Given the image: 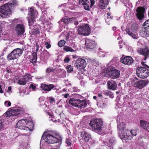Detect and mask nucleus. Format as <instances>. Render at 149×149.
Masks as SVG:
<instances>
[{"instance_id": "9", "label": "nucleus", "mask_w": 149, "mask_h": 149, "mask_svg": "<svg viewBox=\"0 0 149 149\" xmlns=\"http://www.w3.org/2000/svg\"><path fill=\"white\" fill-rule=\"evenodd\" d=\"M118 131L119 134L123 136V139L125 136L127 135L126 130H128L126 128V125L124 123H121L117 124Z\"/></svg>"}, {"instance_id": "23", "label": "nucleus", "mask_w": 149, "mask_h": 149, "mask_svg": "<svg viewBox=\"0 0 149 149\" xmlns=\"http://www.w3.org/2000/svg\"><path fill=\"white\" fill-rule=\"evenodd\" d=\"M85 45L89 49H93L95 46V41L88 39H86L85 40Z\"/></svg>"}, {"instance_id": "46", "label": "nucleus", "mask_w": 149, "mask_h": 149, "mask_svg": "<svg viewBox=\"0 0 149 149\" xmlns=\"http://www.w3.org/2000/svg\"><path fill=\"white\" fill-rule=\"evenodd\" d=\"M95 0H90L91 3L90 7L91 8L93 6L95 3Z\"/></svg>"}, {"instance_id": "64", "label": "nucleus", "mask_w": 149, "mask_h": 149, "mask_svg": "<svg viewBox=\"0 0 149 149\" xmlns=\"http://www.w3.org/2000/svg\"><path fill=\"white\" fill-rule=\"evenodd\" d=\"M7 47H5L4 49L3 50V51L4 52H5L6 51V50L7 49Z\"/></svg>"}, {"instance_id": "57", "label": "nucleus", "mask_w": 149, "mask_h": 149, "mask_svg": "<svg viewBox=\"0 0 149 149\" xmlns=\"http://www.w3.org/2000/svg\"><path fill=\"white\" fill-rule=\"evenodd\" d=\"M19 20L18 19H14L13 20V21H12V23H15V22H17H17V21Z\"/></svg>"}, {"instance_id": "21", "label": "nucleus", "mask_w": 149, "mask_h": 149, "mask_svg": "<svg viewBox=\"0 0 149 149\" xmlns=\"http://www.w3.org/2000/svg\"><path fill=\"white\" fill-rule=\"evenodd\" d=\"M15 29L18 35L23 34L25 31L24 26L21 24H17L15 27Z\"/></svg>"}, {"instance_id": "10", "label": "nucleus", "mask_w": 149, "mask_h": 149, "mask_svg": "<svg viewBox=\"0 0 149 149\" xmlns=\"http://www.w3.org/2000/svg\"><path fill=\"white\" fill-rule=\"evenodd\" d=\"M24 111L22 109L18 107L15 109H12L9 111H7L6 113L7 116H20L24 113Z\"/></svg>"}, {"instance_id": "29", "label": "nucleus", "mask_w": 149, "mask_h": 149, "mask_svg": "<svg viewBox=\"0 0 149 149\" xmlns=\"http://www.w3.org/2000/svg\"><path fill=\"white\" fill-rule=\"evenodd\" d=\"M140 126L144 129L149 132V123L145 121L141 120L140 122Z\"/></svg>"}, {"instance_id": "40", "label": "nucleus", "mask_w": 149, "mask_h": 149, "mask_svg": "<svg viewBox=\"0 0 149 149\" xmlns=\"http://www.w3.org/2000/svg\"><path fill=\"white\" fill-rule=\"evenodd\" d=\"M4 124L3 122L0 120V131L3 130L4 127Z\"/></svg>"}, {"instance_id": "3", "label": "nucleus", "mask_w": 149, "mask_h": 149, "mask_svg": "<svg viewBox=\"0 0 149 149\" xmlns=\"http://www.w3.org/2000/svg\"><path fill=\"white\" fill-rule=\"evenodd\" d=\"M69 104L71 105L79 108H85L87 106V103L85 100H81L79 99L71 98L69 101Z\"/></svg>"}, {"instance_id": "37", "label": "nucleus", "mask_w": 149, "mask_h": 149, "mask_svg": "<svg viewBox=\"0 0 149 149\" xmlns=\"http://www.w3.org/2000/svg\"><path fill=\"white\" fill-rule=\"evenodd\" d=\"M63 49L66 52L69 51L72 52L74 51V50L73 49L71 48L66 46H64Z\"/></svg>"}, {"instance_id": "1", "label": "nucleus", "mask_w": 149, "mask_h": 149, "mask_svg": "<svg viewBox=\"0 0 149 149\" xmlns=\"http://www.w3.org/2000/svg\"><path fill=\"white\" fill-rule=\"evenodd\" d=\"M42 137L48 143H58L61 139V136L58 134L52 131H48L45 132Z\"/></svg>"}, {"instance_id": "19", "label": "nucleus", "mask_w": 149, "mask_h": 149, "mask_svg": "<svg viewBox=\"0 0 149 149\" xmlns=\"http://www.w3.org/2000/svg\"><path fill=\"white\" fill-rule=\"evenodd\" d=\"M147 84V81L143 80H141L135 83L134 86L135 87L141 89L146 86Z\"/></svg>"}, {"instance_id": "34", "label": "nucleus", "mask_w": 149, "mask_h": 149, "mask_svg": "<svg viewBox=\"0 0 149 149\" xmlns=\"http://www.w3.org/2000/svg\"><path fill=\"white\" fill-rule=\"evenodd\" d=\"M24 130V135H28L30 134V132L31 130L29 128L25 127L24 129H23Z\"/></svg>"}, {"instance_id": "58", "label": "nucleus", "mask_w": 149, "mask_h": 149, "mask_svg": "<svg viewBox=\"0 0 149 149\" xmlns=\"http://www.w3.org/2000/svg\"><path fill=\"white\" fill-rule=\"evenodd\" d=\"M69 95V94L68 93H67L64 95V97L65 98H67Z\"/></svg>"}, {"instance_id": "25", "label": "nucleus", "mask_w": 149, "mask_h": 149, "mask_svg": "<svg viewBox=\"0 0 149 149\" xmlns=\"http://www.w3.org/2000/svg\"><path fill=\"white\" fill-rule=\"evenodd\" d=\"M12 14L11 10H0V16L3 18H6Z\"/></svg>"}, {"instance_id": "54", "label": "nucleus", "mask_w": 149, "mask_h": 149, "mask_svg": "<svg viewBox=\"0 0 149 149\" xmlns=\"http://www.w3.org/2000/svg\"><path fill=\"white\" fill-rule=\"evenodd\" d=\"M74 91L75 92H78L79 91V90L76 87H74L73 88Z\"/></svg>"}, {"instance_id": "42", "label": "nucleus", "mask_w": 149, "mask_h": 149, "mask_svg": "<svg viewBox=\"0 0 149 149\" xmlns=\"http://www.w3.org/2000/svg\"><path fill=\"white\" fill-rule=\"evenodd\" d=\"M70 58H69L68 56H66L65 59L64 60V61L65 63H68V62L70 61Z\"/></svg>"}, {"instance_id": "22", "label": "nucleus", "mask_w": 149, "mask_h": 149, "mask_svg": "<svg viewBox=\"0 0 149 149\" xmlns=\"http://www.w3.org/2000/svg\"><path fill=\"white\" fill-rule=\"evenodd\" d=\"M40 87L42 90L49 91L52 89L54 88L55 86L54 85L52 84L46 85L45 84H42L41 85Z\"/></svg>"}, {"instance_id": "33", "label": "nucleus", "mask_w": 149, "mask_h": 149, "mask_svg": "<svg viewBox=\"0 0 149 149\" xmlns=\"http://www.w3.org/2000/svg\"><path fill=\"white\" fill-rule=\"evenodd\" d=\"M50 55L49 52L47 51H44L43 56L45 60H47L49 57Z\"/></svg>"}, {"instance_id": "6", "label": "nucleus", "mask_w": 149, "mask_h": 149, "mask_svg": "<svg viewBox=\"0 0 149 149\" xmlns=\"http://www.w3.org/2000/svg\"><path fill=\"white\" fill-rule=\"evenodd\" d=\"M127 33L134 40L139 38V36L137 32V28L133 26H131L130 28L127 27L125 29Z\"/></svg>"}, {"instance_id": "44", "label": "nucleus", "mask_w": 149, "mask_h": 149, "mask_svg": "<svg viewBox=\"0 0 149 149\" xmlns=\"http://www.w3.org/2000/svg\"><path fill=\"white\" fill-rule=\"evenodd\" d=\"M100 106L102 108L105 107L107 106V104L105 102H101L100 103Z\"/></svg>"}, {"instance_id": "11", "label": "nucleus", "mask_w": 149, "mask_h": 149, "mask_svg": "<svg viewBox=\"0 0 149 149\" xmlns=\"http://www.w3.org/2000/svg\"><path fill=\"white\" fill-rule=\"evenodd\" d=\"M145 26L141 31V33L143 37L149 36V20L146 21L144 23Z\"/></svg>"}, {"instance_id": "20", "label": "nucleus", "mask_w": 149, "mask_h": 149, "mask_svg": "<svg viewBox=\"0 0 149 149\" xmlns=\"http://www.w3.org/2000/svg\"><path fill=\"white\" fill-rule=\"evenodd\" d=\"M81 136L82 139L86 142H88L89 141L90 142L91 140V134L86 132H82L81 133Z\"/></svg>"}, {"instance_id": "32", "label": "nucleus", "mask_w": 149, "mask_h": 149, "mask_svg": "<svg viewBox=\"0 0 149 149\" xmlns=\"http://www.w3.org/2000/svg\"><path fill=\"white\" fill-rule=\"evenodd\" d=\"M32 58L30 60V61L33 63H36L37 61V54L35 52H33L32 54Z\"/></svg>"}, {"instance_id": "8", "label": "nucleus", "mask_w": 149, "mask_h": 149, "mask_svg": "<svg viewBox=\"0 0 149 149\" xmlns=\"http://www.w3.org/2000/svg\"><path fill=\"white\" fill-rule=\"evenodd\" d=\"M77 31L79 34L83 36H88L90 33V28L87 24L79 27Z\"/></svg>"}, {"instance_id": "24", "label": "nucleus", "mask_w": 149, "mask_h": 149, "mask_svg": "<svg viewBox=\"0 0 149 149\" xmlns=\"http://www.w3.org/2000/svg\"><path fill=\"white\" fill-rule=\"evenodd\" d=\"M76 19L75 17H73L69 18H63L61 21L58 22L59 24H62V22H63L64 23L67 24L71 22H74Z\"/></svg>"}, {"instance_id": "36", "label": "nucleus", "mask_w": 149, "mask_h": 149, "mask_svg": "<svg viewBox=\"0 0 149 149\" xmlns=\"http://www.w3.org/2000/svg\"><path fill=\"white\" fill-rule=\"evenodd\" d=\"M66 69L67 70V72L68 73H70L73 70V68L71 65H68L66 68Z\"/></svg>"}, {"instance_id": "31", "label": "nucleus", "mask_w": 149, "mask_h": 149, "mask_svg": "<svg viewBox=\"0 0 149 149\" xmlns=\"http://www.w3.org/2000/svg\"><path fill=\"white\" fill-rule=\"evenodd\" d=\"M38 14V12L36 10H30L29 11L28 14L29 17L35 18L37 17Z\"/></svg>"}, {"instance_id": "16", "label": "nucleus", "mask_w": 149, "mask_h": 149, "mask_svg": "<svg viewBox=\"0 0 149 149\" xmlns=\"http://www.w3.org/2000/svg\"><path fill=\"white\" fill-rule=\"evenodd\" d=\"M120 62L124 64L130 65L133 62L132 58L130 56L122 57L120 59Z\"/></svg>"}, {"instance_id": "59", "label": "nucleus", "mask_w": 149, "mask_h": 149, "mask_svg": "<svg viewBox=\"0 0 149 149\" xmlns=\"http://www.w3.org/2000/svg\"><path fill=\"white\" fill-rule=\"evenodd\" d=\"M1 32H2V29H1V28L0 27V38H1L2 37V33H1Z\"/></svg>"}, {"instance_id": "61", "label": "nucleus", "mask_w": 149, "mask_h": 149, "mask_svg": "<svg viewBox=\"0 0 149 149\" xmlns=\"http://www.w3.org/2000/svg\"><path fill=\"white\" fill-rule=\"evenodd\" d=\"M1 87V86L0 84V93H3V91L2 90Z\"/></svg>"}, {"instance_id": "7", "label": "nucleus", "mask_w": 149, "mask_h": 149, "mask_svg": "<svg viewBox=\"0 0 149 149\" xmlns=\"http://www.w3.org/2000/svg\"><path fill=\"white\" fill-rule=\"evenodd\" d=\"M107 74L112 79L118 78L120 75V71L111 67H109L106 72Z\"/></svg>"}, {"instance_id": "63", "label": "nucleus", "mask_w": 149, "mask_h": 149, "mask_svg": "<svg viewBox=\"0 0 149 149\" xmlns=\"http://www.w3.org/2000/svg\"><path fill=\"white\" fill-rule=\"evenodd\" d=\"M74 24L75 25H77L78 24V22L77 21H76L74 22Z\"/></svg>"}, {"instance_id": "55", "label": "nucleus", "mask_w": 149, "mask_h": 149, "mask_svg": "<svg viewBox=\"0 0 149 149\" xmlns=\"http://www.w3.org/2000/svg\"><path fill=\"white\" fill-rule=\"evenodd\" d=\"M115 140L114 138H112L111 139H110L109 140V142L110 143H111V144H113V143H114Z\"/></svg>"}, {"instance_id": "17", "label": "nucleus", "mask_w": 149, "mask_h": 149, "mask_svg": "<svg viewBox=\"0 0 149 149\" xmlns=\"http://www.w3.org/2000/svg\"><path fill=\"white\" fill-rule=\"evenodd\" d=\"M138 52L141 55L145 56L144 60L147 58V56L149 55V48L146 47L144 48H139L137 50Z\"/></svg>"}, {"instance_id": "45", "label": "nucleus", "mask_w": 149, "mask_h": 149, "mask_svg": "<svg viewBox=\"0 0 149 149\" xmlns=\"http://www.w3.org/2000/svg\"><path fill=\"white\" fill-rule=\"evenodd\" d=\"M6 23L4 21L0 22V27L1 28V27H3Z\"/></svg>"}, {"instance_id": "12", "label": "nucleus", "mask_w": 149, "mask_h": 149, "mask_svg": "<svg viewBox=\"0 0 149 149\" xmlns=\"http://www.w3.org/2000/svg\"><path fill=\"white\" fill-rule=\"evenodd\" d=\"M17 2L16 0H11L8 3L0 6V9H10L17 4Z\"/></svg>"}, {"instance_id": "47", "label": "nucleus", "mask_w": 149, "mask_h": 149, "mask_svg": "<svg viewBox=\"0 0 149 149\" xmlns=\"http://www.w3.org/2000/svg\"><path fill=\"white\" fill-rule=\"evenodd\" d=\"M46 19V16L45 15L43 16H41L40 19V20L42 22H43V21H45Z\"/></svg>"}, {"instance_id": "2", "label": "nucleus", "mask_w": 149, "mask_h": 149, "mask_svg": "<svg viewBox=\"0 0 149 149\" xmlns=\"http://www.w3.org/2000/svg\"><path fill=\"white\" fill-rule=\"evenodd\" d=\"M103 124L102 119L97 118L91 120L89 125L93 131L97 132L102 130Z\"/></svg>"}, {"instance_id": "35", "label": "nucleus", "mask_w": 149, "mask_h": 149, "mask_svg": "<svg viewBox=\"0 0 149 149\" xmlns=\"http://www.w3.org/2000/svg\"><path fill=\"white\" fill-rule=\"evenodd\" d=\"M28 20L29 22V25L30 26H32L34 22V18H31L28 17Z\"/></svg>"}, {"instance_id": "50", "label": "nucleus", "mask_w": 149, "mask_h": 149, "mask_svg": "<svg viewBox=\"0 0 149 149\" xmlns=\"http://www.w3.org/2000/svg\"><path fill=\"white\" fill-rule=\"evenodd\" d=\"M45 44L46 45V47L47 49H49L51 47L50 45L48 43V42H45Z\"/></svg>"}, {"instance_id": "18", "label": "nucleus", "mask_w": 149, "mask_h": 149, "mask_svg": "<svg viewBox=\"0 0 149 149\" xmlns=\"http://www.w3.org/2000/svg\"><path fill=\"white\" fill-rule=\"evenodd\" d=\"M27 123V121L26 119H22L18 121L16 125V127L22 130L25 128Z\"/></svg>"}, {"instance_id": "48", "label": "nucleus", "mask_w": 149, "mask_h": 149, "mask_svg": "<svg viewBox=\"0 0 149 149\" xmlns=\"http://www.w3.org/2000/svg\"><path fill=\"white\" fill-rule=\"evenodd\" d=\"M34 32L36 34H38L40 33V31L38 29H36L34 30Z\"/></svg>"}, {"instance_id": "4", "label": "nucleus", "mask_w": 149, "mask_h": 149, "mask_svg": "<svg viewBox=\"0 0 149 149\" xmlns=\"http://www.w3.org/2000/svg\"><path fill=\"white\" fill-rule=\"evenodd\" d=\"M137 76L141 79H145L149 75V69L145 67H139L136 70Z\"/></svg>"}, {"instance_id": "5", "label": "nucleus", "mask_w": 149, "mask_h": 149, "mask_svg": "<svg viewBox=\"0 0 149 149\" xmlns=\"http://www.w3.org/2000/svg\"><path fill=\"white\" fill-rule=\"evenodd\" d=\"M22 53V51L20 48L14 49L7 56V59L10 61L14 60L19 58Z\"/></svg>"}, {"instance_id": "38", "label": "nucleus", "mask_w": 149, "mask_h": 149, "mask_svg": "<svg viewBox=\"0 0 149 149\" xmlns=\"http://www.w3.org/2000/svg\"><path fill=\"white\" fill-rule=\"evenodd\" d=\"M65 43V41L64 40H62L60 41L58 43V46L60 47L63 46Z\"/></svg>"}, {"instance_id": "28", "label": "nucleus", "mask_w": 149, "mask_h": 149, "mask_svg": "<svg viewBox=\"0 0 149 149\" xmlns=\"http://www.w3.org/2000/svg\"><path fill=\"white\" fill-rule=\"evenodd\" d=\"M79 2L80 4L83 6L84 9H90V3L88 0H79Z\"/></svg>"}, {"instance_id": "13", "label": "nucleus", "mask_w": 149, "mask_h": 149, "mask_svg": "<svg viewBox=\"0 0 149 149\" xmlns=\"http://www.w3.org/2000/svg\"><path fill=\"white\" fill-rule=\"evenodd\" d=\"M77 63L76 67L79 71L84 68L86 65L85 60L81 58H79L77 61Z\"/></svg>"}, {"instance_id": "60", "label": "nucleus", "mask_w": 149, "mask_h": 149, "mask_svg": "<svg viewBox=\"0 0 149 149\" xmlns=\"http://www.w3.org/2000/svg\"><path fill=\"white\" fill-rule=\"evenodd\" d=\"M137 9H145V8L141 7H139L137 8Z\"/></svg>"}, {"instance_id": "41", "label": "nucleus", "mask_w": 149, "mask_h": 149, "mask_svg": "<svg viewBox=\"0 0 149 149\" xmlns=\"http://www.w3.org/2000/svg\"><path fill=\"white\" fill-rule=\"evenodd\" d=\"M66 143L68 146H71L72 145L73 143L70 139H66Z\"/></svg>"}, {"instance_id": "43", "label": "nucleus", "mask_w": 149, "mask_h": 149, "mask_svg": "<svg viewBox=\"0 0 149 149\" xmlns=\"http://www.w3.org/2000/svg\"><path fill=\"white\" fill-rule=\"evenodd\" d=\"M4 105L6 107H9L11 105V103L10 101H6L4 102Z\"/></svg>"}, {"instance_id": "51", "label": "nucleus", "mask_w": 149, "mask_h": 149, "mask_svg": "<svg viewBox=\"0 0 149 149\" xmlns=\"http://www.w3.org/2000/svg\"><path fill=\"white\" fill-rule=\"evenodd\" d=\"M104 52H100L98 53V55H99L101 57H104L105 56L104 54H103Z\"/></svg>"}, {"instance_id": "30", "label": "nucleus", "mask_w": 149, "mask_h": 149, "mask_svg": "<svg viewBox=\"0 0 149 149\" xmlns=\"http://www.w3.org/2000/svg\"><path fill=\"white\" fill-rule=\"evenodd\" d=\"M145 10H136V15L139 19H141L144 16V14Z\"/></svg>"}, {"instance_id": "14", "label": "nucleus", "mask_w": 149, "mask_h": 149, "mask_svg": "<svg viewBox=\"0 0 149 149\" xmlns=\"http://www.w3.org/2000/svg\"><path fill=\"white\" fill-rule=\"evenodd\" d=\"M31 79V75L29 74H28L24 76L23 78L19 79L17 83L20 85H24Z\"/></svg>"}, {"instance_id": "39", "label": "nucleus", "mask_w": 149, "mask_h": 149, "mask_svg": "<svg viewBox=\"0 0 149 149\" xmlns=\"http://www.w3.org/2000/svg\"><path fill=\"white\" fill-rule=\"evenodd\" d=\"M55 70L53 69L52 67H49L47 69L46 72L47 73H49L54 71Z\"/></svg>"}, {"instance_id": "52", "label": "nucleus", "mask_w": 149, "mask_h": 149, "mask_svg": "<svg viewBox=\"0 0 149 149\" xmlns=\"http://www.w3.org/2000/svg\"><path fill=\"white\" fill-rule=\"evenodd\" d=\"M36 87L35 86L33 85V84H30L29 88H32L34 90L36 89Z\"/></svg>"}, {"instance_id": "56", "label": "nucleus", "mask_w": 149, "mask_h": 149, "mask_svg": "<svg viewBox=\"0 0 149 149\" xmlns=\"http://www.w3.org/2000/svg\"><path fill=\"white\" fill-rule=\"evenodd\" d=\"M144 63H145L143 62H141V63L142 65H143L145 66H146V67L147 68L149 69V66H148L147 65L145 64Z\"/></svg>"}, {"instance_id": "62", "label": "nucleus", "mask_w": 149, "mask_h": 149, "mask_svg": "<svg viewBox=\"0 0 149 149\" xmlns=\"http://www.w3.org/2000/svg\"><path fill=\"white\" fill-rule=\"evenodd\" d=\"M8 91H10L11 92V87L10 86H9L8 87Z\"/></svg>"}, {"instance_id": "15", "label": "nucleus", "mask_w": 149, "mask_h": 149, "mask_svg": "<svg viewBox=\"0 0 149 149\" xmlns=\"http://www.w3.org/2000/svg\"><path fill=\"white\" fill-rule=\"evenodd\" d=\"M127 135L125 136L123 139L125 140H131L133 138L134 136H135L136 135V131L135 130H126Z\"/></svg>"}, {"instance_id": "27", "label": "nucleus", "mask_w": 149, "mask_h": 149, "mask_svg": "<svg viewBox=\"0 0 149 149\" xmlns=\"http://www.w3.org/2000/svg\"><path fill=\"white\" fill-rule=\"evenodd\" d=\"M107 84L109 89L114 90L117 87L116 83L113 80L108 81Z\"/></svg>"}, {"instance_id": "53", "label": "nucleus", "mask_w": 149, "mask_h": 149, "mask_svg": "<svg viewBox=\"0 0 149 149\" xmlns=\"http://www.w3.org/2000/svg\"><path fill=\"white\" fill-rule=\"evenodd\" d=\"M50 101V103H53V102H55L54 99L52 97H50L49 99Z\"/></svg>"}, {"instance_id": "26", "label": "nucleus", "mask_w": 149, "mask_h": 149, "mask_svg": "<svg viewBox=\"0 0 149 149\" xmlns=\"http://www.w3.org/2000/svg\"><path fill=\"white\" fill-rule=\"evenodd\" d=\"M108 4V0H100L98 6L102 9H104Z\"/></svg>"}, {"instance_id": "49", "label": "nucleus", "mask_w": 149, "mask_h": 149, "mask_svg": "<svg viewBox=\"0 0 149 149\" xmlns=\"http://www.w3.org/2000/svg\"><path fill=\"white\" fill-rule=\"evenodd\" d=\"M77 77L79 79H83V77L82 75L80 74H78L77 75Z\"/></svg>"}]
</instances>
